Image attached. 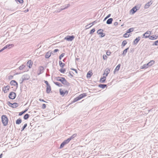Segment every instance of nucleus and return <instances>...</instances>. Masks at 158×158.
<instances>
[{
	"label": "nucleus",
	"instance_id": "obj_13",
	"mask_svg": "<svg viewBox=\"0 0 158 158\" xmlns=\"http://www.w3.org/2000/svg\"><path fill=\"white\" fill-rule=\"evenodd\" d=\"M110 72V69H109V68H106L105 69L103 75H105V74H106V76H107L108 74Z\"/></svg>",
	"mask_w": 158,
	"mask_h": 158
},
{
	"label": "nucleus",
	"instance_id": "obj_41",
	"mask_svg": "<svg viewBox=\"0 0 158 158\" xmlns=\"http://www.w3.org/2000/svg\"><path fill=\"white\" fill-rule=\"evenodd\" d=\"M120 66H121V64H119L116 67V68H115V70H116V71H118L119 69H120Z\"/></svg>",
	"mask_w": 158,
	"mask_h": 158
},
{
	"label": "nucleus",
	"instance_id": "obj_61",
	"mask_svg": "<svg viewBox=\"0 0 158 158\" xmlns=\"http://www.w3.org/2000/svg\"><path fill=\"white\" fill-rule=\"evenodd\" d=\"M114 25L115 26H117L118 24V23L117 22H116L114 23Z\"/></svg>",
	"mask_w": 158,
	"mask_h": 158
},
{
	"label": "nucleus",
	"instance_id": "obj_11",
	"mask_svg": "<svg viewBox=\"0 0 158 158\" xmlns=\"http://www.w3.org/2000/svg\"><path fill=\"white\" fill-rule=\"evenodd\" d=\"M140 39V37L138 36L137 37L133 42V44L136 45Z\"/></svg>",
	"mask_w": 158,
	"mask_h": 158
},
{
	"label": "nucleus",
	"instance_id": "obj_4",
	"mask_svg": "<svg viewBox=\"0 0 158 158\" xmlns=\"http://www.w3.org/2000/svg\"><path fill=\"white\" fill-rule=\"evenodd\" d=\"M16 96V94L14 92H11L9 94V97L11 99H14L15 98Z\"/></svg>",
	"mask_w": 158,
	"mask_h": 158
},
{
	"label": "nucleus",
	"instance_id": "obj_57",
	"mask_svg": "<svg viewBox=\"0 0 158 158\" xmlns=\"http://www.w3.org/2000/svg\"><path fill=\"white\" fill-rule=\"evenodd\" d=\"M39 101H42V102H46V101H44L43 99H42L41 98H40L39 99Z\"/></svg>",
	"mask_w": 158,
	"mask_h": 158
},
{
	"label": "nucleus",
	"instance_id": "obj_43",
	"mask_svg": "<svg viewBox=\"0 0 158 158\" xmlns=\"http://www.w3.org/2000/svg\"><path fill=\"white\" fill-rule=\"evenodd\" d=\"M127 32L123 35V37L125 38H127L130 36V34L128 35Z\"/></svg>",
	"mask_w": 158,
	"mask_h": 158
},
{
	"label": "nucleus",
	"instance_id": "obj_37",
	"mask_svg": "<svg viewBox=\"0 0 158 158\" xmlns=\"http://www.w3.org/2000/svg\"><path fill=\"white\" fill-rule=\"evenodd\" d=\"M77 135V134H74L73 135H72L69 138V139H70V140H71L72 139H73V138L75 137Z\"/></svg>",
	"mask_w": 158,
	"mask_h": 158
},
{
	"label": "nucleus",
	"instance_id": "obj_26",
	"mask_svg": "<svg viewBox=\"0 0 158 158\" xmlns=\"http://www.w3.org/2000/svg\"><path fill=\"white\" fill-rule=\"evenodd\" d=\"M107 85L106 84H100L98 86L99 87L102 88V89H104L105 87H106Z\"/></svg>",
	"mask_w": 158,
	"mask_h": 158
},
{
	"label": "nucleus",
	"instance_id": "obj_59",
	"mask_svg": "<svg viewBox=\"0 0 158 158\" xmlns=\"http://www.w3.org/2000/svg\"><path fill=\"white\" fill-rule=\"evenodd\" d=\"M68 92L67 90H65L64 91V95L65 94L67 95L68 94Z\"/></svg>",
	"mask_w": 158,
	"mask_h": 158
},
{
	"label": "nucleus",
	"instance_id": "obj_52",
	"mask_svg": "<svg viewBox=\"0 0 158 158\" xmlns=\"http://www.w3.org/2000/svg\"><path fill=\"white\" fill-rule=\"evenodd\" d=\"M152 45H158V40L157 41H156L154 44H153Z\"/></svg>",
	"mask_w": 158,
	"mask_h": 158
},
{
	"label": "nucleus",
	"instance_id": "obj_7",
	"mask_svg": "<svg viewBox=\"0 0 158 158\" xmlns=\"http://www.w3.org/2000/svg\"><path fill=\"white\" fill-rule=\"evenodd\" d=\"M103 31V30L102 29H99L97 31V33L100 35L101 37H103L105 36V34L102 33V32L100 31Z\"/></svg>",
	"mask_w": 158,
	"mask_h": 158
},
{
	"label": "nucleus",
	"instance_id": "obj_35",
	"mask_svg": "<svg viewBox=\"0 0 158 158\" xmlns=\"http://www.w3.org/2000/svg\"><path fill=\"white\" fill-rule=\"evenodd\" d=\"M54 83L56 85L59 87H62V85L59 82H54Z\"/></svg>",
	"mask_w": 158,
	"mask_h": 158
},
{
	"label": "nucleus",
	"instance_id": "obj_32",
	"mask_svg": "<svg viewBox=\"0 0 158 158\" xmlns=\"http://www.w3.org/2000/svg\"><path fill=\"white\" fill-rule=\"evenodd\" d=\"M134 28H131L127 30V33H130L131 32H132L134 30Z\"/></svg>",
	"mask_w": 158,
	"mask_h": 158
},
{
	"label": "nucleus",
	"instance_id": "obj_39",
	"mask_svg": "<svg viewBox=\"0 0 158 158\" xmlns=\"http://www.w3.org/2000/svg\"><path fill=\"white\" fill-rule=\"evenodd\" d=\"M60 94L62 96H64V91L62 90L61 89H60L59 90Z\"/></svg>",
	"mask_w": 158,
	"mask_h": 158
},
{
	"label": "nucleus",
	"instance_id": "obj_23",
	"mask_svg": "<svg viewBox=\"0 0 158 158\" xmlns=\"http://www.w3.org/2000/svg\"><path fill=\"white\" fill-rule=\"evenodd\" d=\"M9 88L10 86L8 85H7L3 89L4 92H7V91L9 90Z\"/></svg>",
	"mask_w": 158,
	"mask_h": 158
},
{
	"label": "nucleus",
	"instance_id": "obj_1",
	"mask_svg": "<svg viewBox=\"0 0 158 158\" xmlns=\"http://www.w3.org/2000/svg\"><path fill=\"white\" fill-rule=\"evenodd\" d=\"M2 121L4 126H6L8 123V119L6 115H3L2 116Z\"/></svg>",
	"mask_w": 158,
	"mask_h": 158
},
{
	"label": "nucleus",
	"instance_id": "obj_44",
	"mask_svg": "<svg viewBox=\"0 0 158 158\" xmlns=\"http://www.w3.org/2000/svg\"><path fill=\"white\" fill-rule=\"evenodd\" d=\"M70 141V139L68 138L67 139L64 140L63 142L64 143H65L66 144L68 143Z\"/></svg>",
	"mask_w": 158,
	"mask_h": 158
},
{
	"label": "nucleus",
	"instance_id": "obj_15",
	"mask_svg": "<svg viewBox=\"0 0 158 158\" xmlns=\"http://www.w3.org/2000/svg\"><path fill=\"white\" fill-rule=\"evenodd\" d=\"M149 33H151V31H147L143 35V36H144L145 38H147L149 37L150 35H149Z\"/></svg>",
	"mask_w": 158,
	"mask_h": 158
},
{
	"label": "nucleus",
	"instance_id": "obj_14",
	"mask_svg": "<svg viewBox=\"0 0 158 158\" xmlns=\"http://www.w3.org/2000/svg\"><path fill=\"white\" fill-rule=\"evenodd\" d=\"M152 3V2L151 1L147 3L144 6V8L145 9L148 8Z\"/></svg>",
	"mask_w": 158,
	"mask_h": 158
},
{
	"label": "nucleus",
	"instance_id": "obj_60",
	"mask_svg": "<svg viewBox=\"0 0 158 158\" xmlns=\"http://www.w3.org/2000/svg\"><path fill=\"white\" fill-rule=\"evenodd\" d=\"M59 51V50L58 49H55L54 51H53V52L54 53H55L56 52H58V51Z\"/></svg>",
	"mask_w": 158,
	"mask_h": 158
},
{
	"label": "nucleus",
	"instance_id": "obj_20",
	"mask_svg": "<svg viewBox=\"0 0 158 158\" xmlns=\"http://www.w3.org/2000/svg\"><path fill=\"white\" fill-rule=\"evenodd\" d=\"M64 77H58L55 78L56 80L58 81H60L61 82V83L62 82V81H63L62 78H64Z\"/></svg>",
	"mask_w": 158,
	"mask_h": 158
},
{
	"label": "nucleus",
	"instance_id": "obj_22",
	"mask_svg": "<svg viewBox=\"0 0 158 158\" xmlns=\"http://www.w3.org/2000/svg\"><path fill=\"white\" fill-rule=\"evenodd\" d=\"M149 37L150 39L153 40L156 39L157 38V36H156L155 35H153L151 36H149Z\"/></svg>",
	"mask_w": 158,
	"mask_h": 158
},
{
	"label": "nucleus",
	"instance_id": "obj_31",
	"mask_svg": "<svg viewBox=\"0 0 158 158\" xmlns=\"http://www.w3.org/2000/svg\"><path fill=\"white\" fill-rule=\"evenodd\" d=\"M137 10L134 7L130 10V12L132 13V14H134Z\"/></svg>",
	"mask_w": 158,
	"mask_h": 158
},
{
	"label": "nucleus",
	"instance_id": "obj_19",
	"mask_svg": "<svg viewBox=\"0 0 158 158\" xmlns=\"http://www.w3.org/2000/svg\"><path fill=\"white\" fill-rule=\"evenodd\" d=\"M92 75H93V73H92V72L91 71H89L88 72V73L87 74L86 77H87V78H89L91 77V76H92Z\"/></svg>",
	"mask_w": 158,
	"mask_h": 158
},
{
	"label": "nucleus",
	"instance_id": "obj_6",
	"mask_svg": "<svg viewBox=\"0 0 158 158\" xmlns=\"http://www.w3.org/2000/svg\"><path fill=\"white\" fill-rule=\"evenodd\" d=\"M74 36L72 35L71 36L68 35L65 37L64 39L69 41H72L74 39Z\"/></svg>",
	"mask_w": 158,
	"mask_h": 158
},
{
	"label": "nucleus",
	"instance_id": "obj_64",
	"mask_svg": "<svg viewBox=\"0 0 158 158\" xmlns=\"http://www.w3.org/2000/svg\"><path fill=\"white\" fill-rule=\"evenodd\" d=\"M111 14H109V15H107V16L106 17L107 18H109V17H110V16H111Z\"/></svg>",
	"mask_w": 158,
	"mask_h": 158
},
{
	"label": "nucleus",
	"instance_id": "obj_62",
	"mask_svg": "<svg viewBox=\"0 0 158 158\" xmlns=\"http://www.w3.org/2000/svg\"><path fill=\"white\" fill-rule=\"evenodd\" d=\"M24 81H23V79H22V80L21 79L20 80H19L20 83V84L22 83Z\"/></svg>",
	"mask_w": 158,
	"mask_h": 158
},
{
	"label": "nucleus",
	"instance_id": "obj_25",
	"mask_svg": "<svg viewBox=\"0 0 158 158\" xmlns=\"http://www.w3.org/2000/svg\"><path fill=\"white\" fill-rule=\"evenodd\" d=\"M28 110V108H26L25 110L19 113V115L20 116L22 115L23 114L25 113Z\"/></svg>",
	"mask_w": 158,
	"mask_h": 158
},
{
	"label": "nucleus",
	"instance_id": "obj_30",
	"mask_svg": "<svg viewBox=\"0 0 158 158\" xmlns=\"http://www.w3.org/2000/svg\"><path fill=\"white\" fill-rule=\"evenodd\" d=\"M25 67V65L23 64L19 67V69L20 70H23V69Z\"/></svg>",
	"mask_w": 158,
	"mask_h": 158
},
{
	"label": "nucleus",
	"instance_id": "obj_63",
	"mask_svg": "<svg viewBox=\"0 0 158 158\" xmlns=\"http://www.w3.org/2000/svg\"><path fill=\"white\" fill-rule=\"evenodd\" d=\"M96 23V21H94L92 23L89 24H92V26L93 25H94L95 23Z\"/></svg>",
	"mask_w": 158,
	"mask_h": 158
},
{
	"label": "nucleus",
	"instance_id": "obj_10",
	"mask_svg": "<svg viewBox=\"0 0 158 158\" xmlns=\"http://www.w3.org/2000/svg\"><path fill=\"white\" fill-rule=\"evenodd\" d=\"M14 46V45L13 44H9L6 45L3 48V49L4 50L5 49L8 48H10L11 47H13Z\"/></svg>",
	"mask_w": 158,
	"mask_h": 158
},
{
	"label": "nucleus",
	"instance_id": "obj_47",
	"mask_svg": "<svg viewBox=\"0 0 158 158\" xmlns=\"http://www.w3.org/2000/svg\"><path fill=\"white\" fill-rule=\"evenodd\" d=\"M66 144L65 143H64V142H63L60 144V148H62L63 147H64V145H65Z\"/></svg>",
	"mask_w": 158,
	"mask_h": 158
},
{
	"label": "nucleus",
	"instance_id": "obj_3",
	"mask_svg": "<svg viewBox=\"0 0 158 158\" xmlns=\"http://www.w3.org/2000/svg\"><path fill=\"white\" fill-rule=\"evenodd\" d=\"M44 70V67L43 66H40L39 67L38 70L37 71V73L38 75L43 73Z\"/></svg>",
	"mask_w": 158,
	"mask_h": 158
},
{
	"label": "nucleus",
	"instance_id": "obj_24",
	"mask_svg": "<svg viewBox=\"0 0 158 158\" xmlns=\"http://www.w3.org/2000/svg\"><path fill=\"white\" fill-rule=\"evenodd\" d=\"M154 63L155 61L153 60H152L148 63V66H151L154 64Z\"/></svg>",
	"mask_w": 158,
	"mask_h": 158
},
{
	"label": "nucleus",
	"instance_id": "obj_33",
	"mask_svg": "<svg viewBox=\"0 0 158 158\" xmlns=\"http://www.w3.org/2000/svg\"><path fill=\"white\" fill-rule=\"evenodd\" d=\"M59 64L60 67L62 68H63L65 65L64 63H62L61 61H59Z\"/></svg>",
	"mask_w": 158,
	"mask_h": 158
},
{
	"label": "nucleus",
	"instance_id": "obj_18",
	"mask_svg": "<svg viewBox=\"0 0 158 158\" xmlns=\"http://www.w3.org/2000/svg\"><path fill=\"white\" fill-rule=\"evenodd\" d=\"M106 76H103L100 79V82L102 83L105 82L106 81Z\"/></svg>",
	"mask_w": 158,
	"mask_h": 158
},
{
	"label": "nucleus",
	"instance_id": "obj_38",
	"mask_svg": "<svg viewBox=\"0 0 158 158\" xmlns=\"http://www.w3.org/2000/svg\"><path fill=\"white\" fill-rule=\"evenodd\" d=\"M148 63L147 64H144L143 66H141V68L142 69H144V68H148Z\"/></svg>",
	"mask_w": 158,
	"mask_h": 158
},
{
	"label": "nucleus",
	"instance_id": "obj_53",
	"mask_svg": "<svg viewBox=\"0 0 158 158\" xmlns=\"http://www.w3.org/2000/svg\"><path fill=\"white\" fill-rule=\"evenodd\" d=\"M8 105L12 107V106L13 105V103H10V102H8Z\"/></svg>",
	"mask_w": 158,
	"mask_h": 158
},
{
	"label": "nucleus",
	"instance_id": "obj_55",
	"mask_svg": "<svg viewBox=\"0 0 158 158\" xmlns=\"http://www.w3.org/2000/svg\"><path fill=\"white\" fill-rule=\"evenodd\" d=\"M46 105L45 104H43L42 108L43 109H44L46 108Z\"/></svg>",
	"mask_w": 158,
	"mask_h": 158
},
{
	"label": "nucleus",
	"instance_id": "obj_56",
	"mask_svg": "<svg viewBox=\"0 0 158 158\" xmlns=\"http://www.w3.org/2000/svg\"><path fill=\"white\" fill-rule=\"evenodd\" d=\"M110 54H111V52L110 51H107L106 52V54L108 56L110 55Z\"/></svg>",
	"mask_w": 158,
	"mask_h": 158
},
{
	"label": "nucleus",
	"instance_id": "obj_40",
	"mask_svg": "<svg viewBox=\"0 0 158 158\" xmlns=\"http://www.w3.org/2000/svg\"><path fill=\"white\" fill-rule=\"evenodd\" d=\"M127 43V42L126 41V40H124L122 42V44L121 46H122L124 47V46Z\"/></svg>",
	"mask_w": 158,
	"mask_h": 158
},
{
	"label": "nucleus",
	"instance_id": "obj_9",
	"mask_svg": "<svg viewBox=\"0 0 158 158\" xmlns=\"http://www.w3.org/2000/svg\"><path fill=\"white\" fill-rule=\"evenodd\" d=\"M10 84L14 86H16L17 87H18V83L15 80H12L11 81L10 83Z\"/></svg>",
	"mask_w": 158,
	"mask_h": 158
},
{
	"label": "nucleus",
	"instance_id": "obj_58",
	"mask_svg": "<svg viewBox=\"0 0 158 158\" xmlns=\"http://www.w3.org/2000/svg\"><path fill=\"white\" fill-rule=\"evenodd\" d=\"M44 82L46 84L47 86L49 85L48 81L44 80Z\"/></svg>",
	"mask_w": 158,
	"mask_h": 158
},
{
	"label": "nucleus",
	"instance_id": "obj_51",
	"mask_svg": "<svg viewBox=\"0 0 158 158\" xmlns=\"http://www.w3.org/2000/svg\"><path fill=\"white\" fill-rule=\"evenodd\" d=\"M103 58L104 60H106L107 59V57L106 55H104L103 56Z\"/></svg>",
	"mask_w": 158,
	"mask_h": 158
},
{
	"label": "nucleus",
	"instance_id": "obj_17",
	"mask_svg": "<svg viewBox=\"0 0 158 158\" xmlns=\"http://www.w3.org/2000/svg\"><path fill=\"white\" fill-rule=\"evenodd\" d=\"M70 5L69 4L67 5H66V6H65V7H64V6H61L60 7V10H63L67 8H68V7L70 6Z\"/></svg>",
	"mask_w": 158,
	"mask_h": 158
},
{
	"label": "nucleus",
	"instance_id": "obj_49",
	"mask_svg": "<svg viewBox=\"0 0 158 158\" xmlns=\"http://www.w3.org/2000/svg\"><path fill=\"white\" fill-rule=\"evenodd\" d=\"M16 2H18L19 3L22 4L23 2V0H15Z\"/></svg>",
	"mask_w": 158,
	"mask_h": 158
},
{
	"label": "nucleus",
	"instance_id": "obj_27",
	"mask_svg": "<svg viewBox=\"0 0 158 158\" xmlns=\"http://www.w3.org/2000/svg\"><path fill=\"white\" fill-rule=\"evenodd\" d=\"M129 48H126V49H125L123 52V53H122V55L123 56H124L126 55V54L127 52V51H128V50L129 49Z\"/></svg>",
	"mask_w": 158,
	"mask_h": 158
},
{
	"label": "nucleus",
	"instance_id": "obj_50",
	"mask_svg": "<svg viewBox=\"0 0 158 158\" xmlns=\"http://www.w3.org/2000/svg\"><path fill=\"white\" fill-rule=\"evenodd\" d=\"M64 53H62L60 56H59V59L60 60H61V58L63 57L64 55Z\"/></svg>",
	"mask_w": 158,
	"mask_h": 158
},
{
	"label": "nucleus",
	"instance_id": "obj_28",
	"mask_svg": "<svg viewBox=\"0 0 158 158\" xmlns=\"http://www.w3.org/2000/svg\"><path fill=\"white\" fill-rule=\"evenodd\" d=\"M18 106L19 104L16 102H15L13 103V105L12 107L13 108H15L18 107Z\"/></svg>",
	"mask_w": 158,
	"mask_h": 158
},
{
	"label": "nucleus",
	"instance_id": "obj_2",
	"mask_svg": "<svg viewBox=\"0 0 158 158\" xmlns=\"http://www.w3.org/2000/svg\"><path fill=\"white\" fill-rule=\"evenodd\" d=\"M87 94L86 93H83L82 94H81L80 95H79L78 97H77L76 98H75L73 100V102H75L78 100H80V99H82V98H83L84 97H85L86 96Z\"/></svg>",
	"mask_w": 158,
	"mask_h": 158
},
{
	"label": "nucleus",
	"instance_id": "obj_12",
	"mask_svg": "<svg viewBox=\"0 0 158 158\" xmlns=\"http://www.w3.org/2000/svg\"><path fill=\"white\" fill-rule=\"evenodd\" d=\"M33 62L31 60H29L27 63V65L29 68H31L32 66Z\"/></svg>",
	"mask_w": 158,
	"mask_h": 158
},
{
	"label": "nucleus",
	"instance_id": "obj_21",
	"mask_svg": "<svg viewBox=\"0 0 158 158\" xmlns=\"http://www.w3.org/2000/svg\"><path fill=\"white\" fill-rule=\"evenodd\" d=\"M113 20V19L112 18H110L109 19L106 21V23L108 24H110L112 23V21Z\"/></svg>",
	"mask_w": 158,
	"mask_h": 158
},
{
	"label": "nucleus",
	"instance_id": "obj_5",
	"mask_svg": "<svg viewBox=\"0 0 158 158\" xmlns=\"http://www.w3.org/2000/svg\"><path fill=\"white\" fill-rule=\"evenodd\" d=\"M30 77L28 74H24L22 76L21 79H23V81H26L29 79Z\"/></svg>",
	"mask_w": 158,
	"mask_h": 158
},
{
	"label": "nucleus",
	"instance_id": "obj_48",
	"mask_svg": "<svg viewBox=\"0 0 158 158\" xmlns=\"http://www.w3.org/2000/svg\"><path fill=\"white\" fill-rule=\"evenodd\" d=\"M95 28H93L90 31L89 34H92L93 33H94L95 32Z\"/></svg>",
	"mask_w": 158,
	"mask_h": 158
},
{
	"label": "nucleus",
	"instance_id": "obj_36",
	"mask_svg": "<svg viewBox=\"0 0 158 158\" xmlns=\"http://www.w3.org/2000/svg\"><path fill=\"white\" fill-rule=\"evenodd\" d=\"M30 115L28 114H26L23 117V118L25 120L27 119L29 117Z\"/></svg>",
	"mask_w": 158,
	"mask_h": 158
},
{
	"label": "nucleus",
	"instance_id": "obj_45",
	"mask_svg": "<svg viewBox=\"0 0 158 158\" xmlns=\"http://www.w3.org/2000/svg\"><path fill=\"white\" fill-rule=\"evenodd\" d=\"M27 123H25L24 125V126H23V127L22 128V130H21V131H23L24 129L27 127Z\"/></svg>",
	"mask_w": 158,
	"mask_h": 158
},
{
	"label": "nucleus",
	"instance_id": "obj_46",
	"mask_svg": "<svg viewBox=\"0 0 158 158\" xmlns=\"http://www.w3.org/2000/svg\"><path fill=\"white\" fill-rule=\"evenodd\" d=\"M60 72L62 73H64L65 71V69H61L60 70Z\"/></svg>",
	"mask_w": 158,
	"mask_h": 158
},
{
	"label": "nucleus",
	"instance_id": "obj_42",
	"mask_svg": "<svg viewBox=\"0 0 158 158\" xmlns=\"http://www.w3.org/2000/svg\"><path fill=\"white\" fill-rule=\"evenodd\" d=\"M140 5H138L137 6H135L134 7L135 8V9L137 10H139L140 7Z\"/></svg>",
	"mask_w": 158,
	"mask_h": 158
},
{
	"label": "nucleus",
	"instance_id": "obj_8",
	"mask_svg": "<svg viewBox=\"0 0 158 158\" xmlns=\"http://www.w3.org/2000/svg\"><path fill=\"white\" fill-rule=\"evenodd\" d=\"M62 79H63V81L62 82V84L67 86H68L69 85V83L64 78H62Z\"/></svg>",
	"mask_w": 158,
	"mask_h": 158
},
{
	"label": "nucleus",
	"instance_id": "obj_54",
	"mask_svg": "<svg viewBox=\"0 0 158 158\" xmlns=\"http://www.w3.org/2000/svg\"><path fill=\"white\" fill-rule=\"evenodd\" d=\"M13 76L12 75H10V76H9V77H8V79L9 80H11V79H13Z\"/></svg>",
	"mask_w": 158,
	"mask_h": 158
},
{
	"label": "nucleus",
	"instance_id": "obj_29",
	"mask_svg": "<svg viewBox=\"0 0 158 158\" xmlns=\"http://www.w3.org/2000/svg\"><path fill=\"white\" fill-rule=\"evenodd\" d=\"M22 121L21 118H19L16 121V123L17 124H19L22 122Z\"/></svg>",
	"mask_w": 158,
	"mask_h": 158
},
{
	"label": "nucleus",
	"instance_id": "obj_16",
	"mask_svg": "<svg viewBox=\"0 0 158 158\" xmlns=\"http://www.w3.org/2000/svg\"><path fill=\"white\" fill-rule=\"evenodd\" d=\"M51 90V87L49 85L47 86L46 91L47 93L48 94L50 93Z\"/></svg>",
	"mask_w": 158,
	"mask_h": 158
},
{
	"label": "nucleus",
	"instance_id": "obj_34",
	"mask_svg": "<svg viewBox=\"0 0 158 158\" xmlns=\"http://www.w3.org/2000/svg\"><path fill=\"white\" fill-rule=\"evenodd\" d=\"M51 56V53L48 52L46 53L45 55V57L46 58H48Z\"/></svg>",
	"mask_w": 158,
	"mask_h": 158
}]
</instances>
